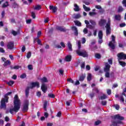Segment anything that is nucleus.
<instances>
[{"label":"nucleus","instance_id":"nucleus-1","mask_svg":"<svg viewBox=\"0 0 126 126\" xmlns=\"http://www.w3.org/2000/svg\"><path fill=\"white\" fill-rule=\"evenodd\" d=\"M21 105V102L20 101L18 95L16 94L14 97V107L10 109L9 112L10 114H13V112L17 113L20 109V106Z\"/></svg>","mask_w":126,"mask_h":126},{"label":"nucleus","instance_id":"nucleus-2","mask_svg":"<svg viewBox=\"0 0 126 126\" xmlns=\"http://www.w3.org/2000/svg\"><path fill=\"white\" fill-rule=\"evenodd\" d=\"M76 53L78 56L83 58H88V53L84 50H81V42L78 41V49L76 50Z\"/></svg>","mask_w":126,"mask_h":126},{"label":"nucleus","instance_id":"nucleus-3","mask_svg":"<svg viewBox=\"0 0 126 126\" xmlns=\"http://www.w3.org/2000/svg\"><path fill=\"white\" fill-rule=\"evenodd\" d=\"M11 94H12V92H9L4 95V98H2L0 101V109H4V110H6V103H8V99H9L8 96H9V95H11Z\"/></svg>","mask_w":126,"mask_h":126},{"label":"nucleus","instance_id":"nucleus-4","mask_svg":"<svg viewBox=\"0 0 126 126\" xmlns=\"http://www.w3.org/2000/svg\"><path fill=\"white\" fill-rule=\"evenodd\" d=\"M32 86L31 87H27L25 90V94H26V97H28V96H29V90L30 89H33L34 87H37V88H39L40 87V84L38 82H32L31 84Z\"/></svg>","mask_w":126,"mask_h":126},{"label":"nucleus","instance_id":"nucleus-5","mask_svg":"<svg viewBox=\"0 0 126 126\" xmlns=\"http://www.w3.org/2000/svg\"><path fill=\"white\" fill-rule=\"evenodd\" d=\"M112 40L110 41L108 44L109 47L112 49V50H115L116 49V45H115V43H116V37L114 35L111 36Z\"/></svg>","mask_w":126,"mask_h":126},{"label":"nucleus","instance_id":"nucleus-6","mask_svg":"<svg viewBox=\"0 0 126 126\" xmlns=\"http://www.w3.org/2000/svg\"><path fill=\"white\" fill-rule=\"evenodd\" d=\"M105 28H106V34L108 36V35L111 34V20L110 19L108 20V22L105 26Z\"/></svg>","mask_w":126,"mask_h":126},{"label":"nucleus","instance_id":"nucleus-7","mask_svg":"<svg viewBox=\"0 0 126 126\" xmlns=\"http://www.w3.org/2000/svg\"><path fill=\"white\" fill-rule=\"evenodd\" d=\"M29 107V100H25L23 105L22 111L23 112H27Z\"/></svg>","mask_w":126,"mask_h":126},{"label":"nucleus","instance_id":"nucleus-8","mask_svg":"<svg viewBox=\"0 0 126 126\" xmlns=\"http://www.w3.org/2000/svg\"><path fill=\"white\" fill-rule=\"evenodd\" d=\"M118 61H122V60H126V54L123 52L118 53L117 54Z\"/></svg>","mask_w":126,"mask_h":126},{"label":"nucleus","instance_id":"nucleus-9","mask_svg":"<svg viewBox=\"0 0 126 126\" xmlns=\"http://www.w3.org/2000/svg\"><path fill=\"white\" fill-rule=\"evenodd\" d=\"M111 118L113 120H119V121H124L125 118L123 116H121L120 114H117L113 116H111Z\"/></svg>","mask_w":126,"mask_h":126},{"label":"nucleus","instance_id":"nucleus-10","mask_svg":"<svg viewBox=\"0 0 126 126\" xmlns=\"http://www.w3.org/2000/svg\"><path fill=\"white\" fill-rule=\"evenodd\" d=\"M7 47L8 50H13V49H14V42L13 41L8 42Z\"/></svg>","mask_w":126,"mask_h":126},{"label":"nucleus","instance_id":"nucleus-11","mask_svg":"<svg viewBox=\"0 0 126 126\" xmlns=\"http://www.w3.org/2000/svg\"><path fill=\"white\" fill-rule=\"evenodd\" d=\"M60 45L56 44L55 45V48L56 49H62V48H63V49H64V48H65V44H64V42H60Z\"/></svg>","mask_w":126,"mask_h":126},{"label":"nucleus","instance_id":"nucleus-12","mask_svg":"<svg viewBox=\"0 0 126 126\" xmlns=\"http://www.w3.org/2000/svg\"><path fill=\"white\" fill-rule=\"evenodd\" d=\"M41 89L43 93H46V92H47V90H48V87L46 86V84L43 83L41 85Z\"/></svg>","mask_w":126,"mask_h":126},{"label":"nucleus","instance_id":"nucleus-13","mask_svg":"<svg viewBox=\"0 0 126 126\" xmlns=\"http://www.w3.org/2000/svg\"><path fill=\"white\" fill-rule=\"evenodd\" d=\"M106 22H107V21H106V20H105V19H101L99 21L98 24H99V26L102 27V26H104L105 25V24H106Z\"/></svg>","mask_w":126,"mask_h":126},{"label":"nucleus","instance_id":"nucleus-14","mask_svg":"<svg viewBox=\"0 0 126 126\" xmlns=\"http://www.w3.org/2000/svg\"><path fill=\"white\" fill-rule=\"evenodd\" d=\"M110 68H111V65H110L108 63H106L105 67L104 68V72L110 71Z\"/></svg>","mask_w":126,"mask_h":126},{"label":"nucleus","instance_id":"nucleus-15","mask_svg":"<svg viewBox=\"0 0 126 126\" xmlns=\"http://www.w3.org/2000/svg\"><path fill=\"white\" fill-rule=\"evenodd\" d=\"M56 29L58 31H61V32H65L66 31V30L63 28V27L57 26L56 27Z\"/></svg>","mask_w":126,"mask_h":126},{"label":"nucleus","instance_id":"nucleus-16","mask_svg":"<svg viewBox=\"0 0 126 126\" xmlns=\"http://www.w3.org/2000/svg\"><path fill=\"white\" fill-rule=\"evenodd\" d=\"M49 9H50V10H52L53 13H56V12L58 10L57 7L53 6V5L49 6Z\"/></svg>","mask_w":126,"mask_h":126},{"label":"nucleus","instance_id":"nucleus-17","mask_svg":"<svg viewBox=\"0 0 126 126\" xmlns=\"http://www.w3.org/2000/svg\"><path fill=\"white\" fill-rule=\"evenodd\" d=\"M85 77H86V74H82L79 77V81H83L85 79Z\"/></svg>","mask_w":126,"mask_h":126},{"label":"nucleus","instance_id":"nucleus-18","mask_svg":"<svg viewBox=\"0 0 126 126\" xmlns=\"http://www.w3.org/2000/svg\"><path fill=\"white\" fill-rule=\"evenodd\" d=\"M11 64V62L9 60H6L5 63H4L3 65V66H7V65H10Z\"/></svg>","mask_w":126,"mask_h":126},{"label":"nucleus","instance_id":"nucleus-19","mask_svg":"<svg viewBox=\"0 0 126 126\" xmlns=\"http://www.w3.org/2000/svg\"><path fill=\"white\" fill-rule=\"evenodd\" d=\"M98 36L99 39H103V32L102 31H99Z\"/></svg>","mask_w":126,"mask_h":126},{"label":"nucleus","instance_id":"nucleus-20","mask_svg":"<svg viewBox=\"0 0 126 126\" xmlns=\"http://www.w3.org/2000/svg\"><path fill=\"white\" fill-rule=\"evenodd\" d=\"M65 62H70L71 61V56L67 55L65 58Z\"/></svg>","mask_w":126,"mask_h":126},{"label":"nucleus","instance_id":"nucleus-21","mask_svg":"<svg viewBox=\"0 0 126 126\" xmlns=\"http://www.w3.org/2000/svg\"><path fill=\"white\" fill-rule=\"evenodd\" d=\"M74 6L75 8H74V11H79V6H78V5L77 4H74Z\"/></svg>","mask_w":126,"mask_h":126},{"label":"nucleus","instance_id":"nucleus-22","mask_svg":"<svg viewBox=\"0 0 126 126\" xmlns=\"http://www.w3.org/2000/svg\"><path fill=\"white\" fill-rule=\"evenodd\" d=\"M67 46H68L69 51H70V52L72 51V45H71V43H70V42H68Z\"/></svg>","mask_w":126,"mask_h":126},{"label":"nucleus","instance_id":"nucleus-23","mask_svg":"<svg viewBox=\"0 0 126 126\" xmlns=\"http://www.w3.org/2000/svg\"><path fill=\"white\" fill-rule=\"evenodd\" d=\"M88 81H91L92 80V74L91 73H88L87 76Z\"/></svg>","mask_w":126,"mask_h":126},{"label":"nucleus","instance_id":"nucleus-24","mask_svg":"<svg viewBox=\"0 0 126 126\" xmlns=\"http://www.w3.org/2000/svg\"><path fill=\"white\" fill-rule=\"evenodd\" d=\"M118 62H119L120 65H121V66H123V67H125V66H126V62H124L121 61H118Z\"/></svg>","mask_w":126,"mask_h":126},{"label":"nucleus","instance_id":"nucleus-25","mask_svg":"<svg viewBox=\"0 0 126 126\" xmlns=\"http://www.w3.org/2000/svg\"><path fill=\"white\" fill-rule=\"evenodd\" d=\"M10 69H19L20 68V66L19 65H15L14 67L12 66H10Z\"/></svg>","mask_w":126,"mask_h":126},{"label":"nucleus","instance_id":"nucleus-26","mask_svg":"<svg viewBox=\"0 0 126 126\" xmlns=\"http://www.w3.org/2000/svg\"><path fill=\"white\" fill-rule=\"evenodd\" d=\"M48 105V101H45L43 104V109L47 112V106Z\"/></svg>","mask_w":126,"mask_h":126},{"label":"nucleus","instance_id":"nucleus-27","mask_svg":"<svg viewBox=\"0 0 126 126\" xmlns=\"http://www.w3.org/2000/svg\"><path fill=\"white\" fill-rule=\"evenodd\" d=\"M42 9V7L40 5H36L34 8V10H40Z\"/></svg>","mask_w":126,"mask_h":126},{"label":"nucleus","instance_id":"nucleus-28","mask_svg":"<svg viewBox=\"0 0 126 126\" xmlns=\"http://www.w3.org/2000/svg\"><path fill=\"white\" fill-rule=\"evenodd\" d=\"M9 6V4H8V1H6L5 3H4L2 5V7L3 8H5V7H7V6Z\"/></svg>","mask_w":126,"mask_h":126},{"label":"nucleus","instance_id":"nucleus-29","mask_svg":"<svg viewBox=\"0 0 126 126\" xmlns=\"http://www.w3.org/2000/svg\"><path fill=\"white\" fill-rule=\"evenodd\" d=\"M115 19L118 21H120L121 19V15H115Z\"/></svg>","mask_w":126,"mask_h":126},{"label":"nucleus","instance_id":"nucleus-30","mask_svg":"<svg viewBox=\"0 0 126 126\" xmlns=\"http://www.w3.org/2000/svg\"><path fill=\"white\" fill-rule=\"evenodd\" d=\"M111 123L112 124L110 126H120L119 125H118V123H117V121H112Z\"/></svg>","mask_w":126,"mask_h":126},{"label":"nucleus","instance_id":"nucleus-31","mask_svg":"<svg viewBox=\"0 0 126 126\" xmlns=\"http://www.w3.org/2000/svg\"><path fill=\"white\" fill-rule=\"evenodd\" d=\"M12 6L13 8H16V7H18V4H17V3H16V2H14L12 3Z\"/></svg>","mask_w":126,"mask_h":126},{"label":"nucleus","instance_id":"nucleus-32","mask_svg":"<svg viewBox=\"0 0 126 126\" xmlns=\"http://www.w3.org/2000/svg\"><path fill=\"white\" fill-rule=\"evenodd\" d=\"M122 11H124V8L122 6H119L118 7V12H122Z\"/></svg>","mask_w":126,"mask_h":126},{"label":"nucleus","instance_id":"nucleus-33","mask_svg":"<svg viewBox=\"0 0 126 126\" xmlns=\"http://www.w3.org/2000/svg\"><path fill=\"white\" fill-rule=\"evenodd\" d=\"M83 7L84 9H85V11H90L91 9L90 8L87 7L85 5H83Z\"/></svg>","mask_w":126,"mask_h":126},{"label":"nucleus","instance_id":"nucleus-34","mask_svg":"<svg viewBox=\"0 0 126 126\" xmlns=\"http://www.w3.org/2000/svg\"><path fill=\"white\" fill-rule=\"evenodd\" d=\"M87 28H89V29H94L95 28V27L92 25H89L88 26H86Z\"/></svg>","mask_w":126,"mask_h":126},{"label":"nucleus","instance_id":"nucleus-35","mask_svg":"<svg viewBox=\"0 0 126 126\" xmlns=\"http://www.w3.org/2000/svg\"><path fill=\"white\" fill-rule=\"evenodd\" d=\"M90 22L92 24V25H93L94 27L95 26H96V22H95V21H94L93 20H90Z\"/></svg>","mask_w":126,"mask_h":126},{"label":"nucleus","instance_id":"nucleus-36","mask_svg":"<svg viewBox=\"0 0 126 126\" xmlns=\"http://www.w3.org/2000/svg\"><path fill=\"white\" fill-rule=\"evenodd\" d=\"M105 76L106 78H110V72L107 71V72H105Z\"/></svg>","mask_w":126,"mask_h":126},{"label":"nucleus","instance_id":"nucleus-37","mask_svg":"<svg viewBox=\"0 0 126 126\" xmlns=\"http://www.w3.org/2000/svg\"><path fill=\"white\" fill-rule=\"evenodd\" d=\"M48 96L49 98H55L56 95H55L53 94H48Z\"/></svg>","mask_w":126,"mask_h":126},{"label":"nucleus","instance_id":"nucleus-38","mask_svg":"<svg viewBox=\"0 0 126 126\" xmlns=\"http://www.w3.org/2000/svg\"><path fill=\"white\" fill-rule=\"evenodd\" d=\"M74 23L75 25H77V26H81V23H80V22H79V21H75Z\"/></svg>","mask_w":126,"mask_h":126},{"label":"nucleus","instance_id":"nucleus-39","mask_svg":"<svg viewBox=\"0 0 126 126\" xmlns=\"http://www.w3.org/2000/svg\"><path fill=\"white\" fill-rule=\"evenodd\" d=\"M95 58L99 60V59H101V55L99 53H96L95 55Z\"/></svg>","mask_w":126,"mask_h":126},{"label":"nucleus","instance_id":"nucleus-40","mask_svg":"<svg viewBox=\"0 0 126 126\" xmlns=\"http://www.w3.org/2000/svg\"><path fill=\"white\" fill-rule=\"evenodd\" d=\"M67 81H68V82H70V83L74 84V81H73V80H72V79H71V78L67 79Z\"/></svg>","mask_w":126,"mask_h":126},{"label":"nucleus","instance_id":"nucleus-41","mask_svg":"<svg viewBox=\"0 0 126 126\" xmlns=\"http://www.w3.org/2000/svg\"><path fill=\"white\" fill-rule=\"evenodd\" d=\"M119 99H120V100L123 103H124L125 102V98L124 97V96L123 95H121L120 97H119Z\"/></svg>","mask_w":126,"mask_h":126},{"label":"nucleus","instance_id":"nucleus-42","mask_svg":"<svg viewBox=\"0 0 126 126\" xmlns=\"http://www.w3.org/2000/svg\"><path fill=\"white\" fill-rule=\"evenodd\" d=\"M92 90H93V92H94V91H95L96 93L97 94L99 93V89H98V88L96 87L94 88Z\"/></svg>","mask_w":126,"mask_h":126},{"label":"nucleus","instance_id":"nucleus-43","mask_svg":"<svg viewBox=\"0 0 126 126\" xmlns=\"http://www.w3.org/2000/svg\"><path fill=\"white\" fill-rule=\"evenodd\" d=\"M7 84L9 86H11V85H13L14 84V81H10L9 82L7 83Z\"/></svg>","mask_w":126,"mask_h":126},{"label":"nucleus","instance_id":"nucleus-44","mask_svg":"<svg viewBox=\"0 0 126 126\" xmlns=\"http://www.w3.org/2000/svg\"><path fill=\"white\" fill-rule=\"evenodd\" d=\"M96 13L95 12H90L89 15L90 16H93L94 15H96Z\"/></svg>","mask_w":126,"mask_h":126},{"label":"nucleus","instance_id":"nucleus-45","mask_svg":"<svg viewBox=\"0 0 126 126\" xmlns=\"http://www.w3.org/2000/svg\"><path fill=\"white\" fill-rule=\"evenodd\" d=\"M26 74L25 73H23L22 75L20 76V78H22V79L24 78H26Z\"/></svg>","mask_w":126,"mask_h":126},{"label":"nucleus","instance_id":"nucleus-46","mask_svg":"<svg viewBox=\"0 0 126 126\" xmlns=\"http://www.w3.org/2000/svg\"><path fill=\"white\" fill-rule=\"evenodd\" d=\"M107 95L106 94H103L102 96H100L101 100H105V99H106Z\"/></svg>","mask_w":126,"mask_h":126},{"label":"nucleus","instance_id":"nucleus-47","mask_svg":"<svg viewBox=\"0 0 126 126\" xmlns=\"http://www.w3.org/2000/svg\"><path fill=\"white\" fill-rule=\"evenodd\" d=\"M27 59H30L31 58V52H28V53L27 54Z\"/></svg>","mask_w":126,"mask_h":126},{"label":"nucleus","instance_id":"nucleus-48","mask_svg":"<svg viewBox=\"0 0 126 126\" xmlns=\"http://www.w3.org/2000/svg\"><path fill=\"white\" fill-rule=\"evenodd\" d=\"M41 81L42 82H48V80L46 77H44L43 78L41 79Z\"/></svg>","mask_w":126,"mask_h":126},{"label":"nucleus","instance_id":"nucleus-49","mask_svg":"<svg viewBox=\"0 0 126 126\" xmlns=\"http://www.w3.org/2000/svg\"><path fill=\"white\" fill-rule=\"evenodd\" d=\"M101 124V121L100 120H97L94 123L95 126H99Z\"/></svg>","mask_w":126,"mask_h":126},{"label":"nucleus","instance_id":"nucleus-50","mask_svg":"<svg viewBox=\"0 0 126 126\" xmlns=\"http://www.w3.org/2000/svg\"><path fill=\"white\" fill-rule=\"evenodd\" d=\"M28 68L29 70H33V66L31 64H30L28 66Z\"/></svg>","mask_w":126,"mask_h":126},{"label":"nucleus","instance_id":"nucleus-51","mask_svg":"<svg viewBox=\"0 0 126 126\" xmlns=\"http://www.w3.org/2000/svg\"><path fill=\"white\" fill-rule=\"evenodd\" d=\"M56 116L58 117V118H61L62 117V112H58Z\"/></svg>","mask_w":126,"mask_h":126},{"label":"nucleus","instance_id":"nucleus-52","mask_svg":"<svg viewBox=\"0 0 126 126\" xmlns=\"http://www.w3.org/2000/svg\"><path fill=\"white\" fill-rule=\"evenodd\" d=\"M108 62L109 64H113V59H108Z\"/></svg>","mask_w":126,"mask_h":126},{"label":"nucleus","instance_id":"nucleus-53","mask_svg":"<svg viewBox=\"0 0 126 126\" xmlns=\"http://www.w3.org/2000/svg\"><path fill=\"white\" fill-rule=\"evenodd\" d=\"M101 103L102 106H106L107 105V101H102Z\"/></svg>","mask_w":126,"mask_h":126},{"label":"nucleus","instance_id":"nucleus-54","mask_svg":"<svg viewBox=\"0 0 126 126\" xmlns=\"http://www.w3.org/2000/svg\"><path fill=\"white\" fill-rule=\"evenodd\" d=\"M90 96L91 98L92 99V98H93V97H94V96H95V93H94V92H93L92 93H91L90 94Z\"/></svg>","mask_w":126,"mask_h":126},{"label":"nucleus","instance_id":"nucleus-55","mask_svg":"<svg viewBox=\"0 0 126 126\" xmlns=\"http://www.w3.org/2000/svg\"><path fill=\"white\" fill-rule=\"evenodd\" d=\"M114 107L116 109V110H120V105H119L118 104H116L114 105Z\"/></svg>","mask_w":126,"mask_h":126},{"label":"nucleus","instance_id":"nucleus-56","mask_svg":"<svg viewBox=\"0 0 126 126\" xmlns=\"http://www.w3.org/2000/svg\"><path fill=\"white\" fill-rule=\"evenodd\" d=\"M32 16L33 19H35V18H36V15L35 14V13L32 12Z\"/></svg>","mask_w":126,"mask_h":126},{"label":"nucleus","instance_id":"nucleus-57","mask_svg":"<svg viewBox=\"0 0 126 126\" xmlns=\"http://www.w3.org/2000/svg\"><path fill=\"white\" fill-rule=\"evenodd\" d=\"M26 50V48L25 47V45H23V46L22 48V52L23 53H24Z\"/></svg>","mask_w":126,"mask_h":126},{"label":"nucleus","instance_id":"nucleus-58","mask_svg":"<svg viewBox=\"0 0 126 126\" xmlns=\"http://www.w3.org/2000/svg\"><path fill=\"white\" fill-rule=\"evenodd\" d=\"M4 15H5V11L3 10L2 11V13H1L2 18H3L4 17Z\"/></svg>","mask_w":126,"mask_h":126},{"label":"nucleus","instance_id":"nucleus-59","mask_svg":"<svg viewBox=\"0 0 126 126\" xmlns=\"http://www.w3.org/2000/svg\"><path fill=\"white\" fill-rule=\"evenodd\" d=\"M12 34L13 35V36H16V35H17V32H15V31H12Z\"/></svg>","mask_w":126,"mask_h":126},{"label":"nucleus","instance_id":"nucleus-60","mask_svg":"<svg viewBox=\"0 0 126 126\" xmlns=\"http://www.w3.org/2000/svg\"><path fill=\"white\" fill-rule=\"evenodd\" d=\"M84 34H87L88 33V30L87 28H85L83 30Z\"/></svg>","mask_w":126,"mask_h":126},{"label":"nucleus","instance_id":"nucleus-61","mask_svg":"<svg viewBox=\"0 0 126 126\" xmlns=\"http://www.w3.org/2000/svg\"><path fill=\"white\" fill-rule=\"evenodd\" d=\"M0 53H2L3 54L5 53V51L3 48L0 47Z\"/></svg>","mask_w":126,"mask_h":126},{"label":"nucleus","instance_id":"nucleus-62","mask_svg":"<svg viewBox=\"0 0 126 126\" xmlns=\"http://www.w3.org/2000/svg\"><path fill=\"white\" fill-rule=\"evenodd\" d=\"M107 93L108 95H111V94H112V91H111L110 89H108L107 90Z\"/></svg>","mask_w":126,"mask_h":126},{"label":"nucleus","instance_id":"nucleus-63","mask_svg":"<svg viewBox=\"0 0 126 126\" xmlns=\"http://www.w3.org/2000/svg\"><path fill=\"white\" fill-rule=\"evenodd\" d=\"M80 84V82H79V81L77 80L75 82V83H74V85L76 86V85H79Z\"/></svg>","mask_w":126,"mask_h":126},{"label":"nucleus","instance_id":"nucleus-64","mask_svg":"<svg viewBox=\"0 0 126 126\" xmlns=\"http://www.w3.org/2000/svg\"><path fill=\"white\" fill-rule=\"evenodd\" d=\"M123 4H124V6L126 7V0H123L122 1Z\"/></svg>","mask_w":126,"mask_h":126}]
</instances>
